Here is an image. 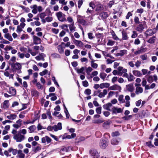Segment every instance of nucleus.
<instances>
[{
  "label": "nucleus",
  "mask_w": 158,
  "mask_h": 158,
  "mask_svg": "<svg viewBox=\"0 0 158 158\" xmlns=\"http://www.w3.org/2000/svg\"><path fill=\"white\" fill-rule=\"evenodd\" d=\"M86 72L88 75H90V73L93 70L92 68L90 67H88L85 68Z\"/></svg>",
  "instance_id": "obj_39"
},
{
  "label": "nucleus",
  "mask_w": 158,
  "mask_h": 158,
  "mask_svg": "<svg viewBox=\"0 0 158 158\" xmlns=\"http://www.w3.org/2000/svg\"><path fill=\"white\" fill-rule=\"evenodd\" d=\"M30 8L32 9V12L34 14H35L37 13V6L36 5H34L31 6Z\"/></svg>",
  "instance_id": "obj_18"
},
{
  "label": "nucleus",
  "mask_w": 158,
  "mask_h": 158,
  "mask_svg": "<svg viewBox=\"0 0 158 158\" xmlns=\"http://www.w3.org/2000/svg\"><path fill=\"white\" fill-rule=\"evenodd\" d=\"M96 11H99L103 10V7L102 5L100 3H98L97 4L96 6Z\"/></svg>",
  "instance_id": "obj_26"
},
{
  "label": "nucleus",
  "mask_w": 158,
  "mask_h": 158,
  "mask_svg": "<svg viewBox=\"0 0 158 158\" xmlns=\"http://www.w3.org/2000/svg\"><path fill=\"white\" fill-rule=\"evenodd\" d=\"M9 93L11 95H15L16 94V90L14 88L10 87L9 88Z\"/></svg>",
  "instance_id": "obj_22"
},
{
  "label": "nucleus",
  "mask_w": 158,
  "mask_h": 158,
  "mask_svg": "<svg viewBox=\"0 0 158 158\" xmlns=\"http://www.w3.org/2000/svg\"><path fill=\"white\" fill-rule=\"evenodd\" d=\"M57 49L58 52L60 54H63L64 52V49L61 45H59L57 46Z\"/></svg>",
  "instance_id": "obj_33"
},
{
  "label": "nucleus",
  "mask_w": 158,
  "mask_h": 158,
  "mask_svg": "<svg viewBox=\"0 0 158 158\" xmlns=\"http://www.w3.org/2000/svg\"><path fill=\"white\" fill-rule=\"evenodd\" d=\"M67 20L69 23L72 24L74 23L73 19L70 16H68L67 18Z\"/></svg>",
  "instance_id": "obj_45"
},
{
  "label": "nucleus",
  "mask_w": 158,
  "mask_h": 158,
  "mask_svg": "<svg viewBox=\"0 0 158 158\" xmlns=\"http://www.w3.org/2000/svg\"><path fill=\"white\" fill-rule=\"evenodd\" d=\"M127 51L126 50H121L119 52L115 54L116 56H123L127 54Z\"/></svg>",
  "instance_id": "obj_12"
},
{
  "label": "nucleus",
  "mask_w": 158,
  "mask_h": 158,
  "mask_svg": "<svg viewBox=\"0 0 158 158\" xmlns=\"http://www.w3.org/2000/svg\"><path fill=\"white\" fill-rule=\"evenodd\" d=\"M112 104L110 103H108L103 106V107L104 109L110 111V108L112 106Z\"/></svg>",
  "instance_id": "obj_19"
},
{
  "label": "nucleus",
  "mask_w": 158,
  "mask_h": 158,
  "mask_svg": "<svg viewBox=\"0 0 158 158\" xmlns=\"http://www.w3.org/2000/svg\"><path fill=\"white\" fill-rule=\"evenodd\" d=\"M84 93L87 95H89L91 93V91L90 89H85Z\"/></svg>",
  "instance_id": "obj_47"
},
{
  "label": "nucleus",
  "mask_w": 158,
  "mask_h": 158,
  "mask_svg": "<svg viewBox=\"0 0 158 158\" xmlns=\"http://www.w3.org/2000/svg\"><path fill=\"white\" fill-rule=\"evenodd\" d=\"M19 133L20 134H22L23 135H25L27 133V131L25 129H23L19 131Z\"/></svg>",
  "instance_id": "obj_59"
},
{
  "label": "nucleus",
  "mask_w": 158,
  "mask_h": 158,
  "mask_svg": "<svg viewBox=\"0 0 158 158\" xmlns=\"http://www.w3.org/2000/svg\"><path fill=\"white\" fill-rule=\"evenodd\" d=\"M77 20L78 22L82 25H85L86 24V21L83 19V17L81 16H77Z\"/></svg>",
  "instance_id": "obj_11"
},
{
  "label": "nucleus",
  "mask_w": 158,
  "mask_h": 158,
  "mask_svg": "<svg viewBox=\"0 0 158 158\" xmlns=\"http://www.w3.org/2000/svg\"><path fill=\"white\" fill-rule=\"evenodd\" d=\"M122 39L123 40H127L128 39L127 33L125 31H122Z\"/></svg>",
  "instance_id": "obj_29"
},
{
  "label": "nucleus",
  "mask_w": 158,
  "mask_h": 158,
  "mask_svg": "<svg viewBox=\"0 0 158 158\" xmlns=\"http://www.w3.org/2000/svg\"><path fill=\"white\" fill-rule=\"evenodd\" d=\"M30 24L32 26H34L35 25L36 26H39L40 25L41 23L38 21H35L34 22H31Z\"/></svg>",
  "instance_id": "obj_34"
},
{
  "label": "nucleus",
  "mask_w": 158,
  "mask_h": 158,
  "mask_svg": "<svg viewBox=\"0 0 158 158\" xmlns=\"http://www.w3.org/2000/svg\"><path fill=\"white\" fill-rule=\"evenodd\" d=\"M52 141L51 138L47 136H45L41 138V142L43 143H45L46 142L48 143H50Z\"/></svg>",
  "instance_id": "obj_8"
},
{
  "label": "nucleus",
  "mask_w": 158,
  "mask_h": 158,
  "mask_svg": "<svg viewBox=\"0 0 158 158\" xmlns=\"http://www.w3.org/2000/svg\"><path fill=\"white\" fill-rule=\"evenodd\" d=\"M82 84L84 86L87 87L89 85V83L86 81H82Z\"/></svg>",
  "instance_id": "obj_63"
},
{
  "label": "nucleus",
  "mask_w": 158,
  "mask_h": 158,
  "mask_svg": "<svg viewBox=\"0 0 158 158\" xmlns=\"http://www.w3.org/2000/svg\"><path fill=\"white\" fill-rule=\"evenodd\" d=\"M4 37L10 41H13V38L10 35L9 33L5 34L4 35Z\"/></svg>",
  "instance_id": "obj_31"
},
{
  "label": "nucleus",
  "mask_w": 158,
  "mask_h": 158,
  "mask_svg": "<svg viewBox=\"0 0 158 158\" xmlns=\"http://www.w3.org/2000/svg\"><path fill=\"white\" fill-rule=\"evenodd\" d=\"M115 92L110 91L108 93V95L107 97L108 98H109L111 97H112L113 95H114L115 94Z\"/></svg>",
  "instance_id": "obj_50"
},
{
  "label": "nucleus",
  "mask_w": 158,
  "mask_h": 158,
  "mask_svg": "<svg viewBox=\"0 0 158 158\" xmlns=\"http://www.w3.org/2000/svg\"><path fill=\"white\" fill-rule=\"evenodd\" d=\"M58 19L61 22L66 21L67 20L65 18V15L61 12L59 11L56 14Z\"/></svg>",
  "instance_id": "obj_1"
},
{
  "label": "nucleus",
  "mask_w": 158,
  "mask_h": 158,
  "mask_svg": "<svg viewBox=\"0 0 158 158\" xmlns=\"http://www.w3.org/2000/svg\"><path fill=\"white\" fill-rule=\"evenodd\" d=\"M33 43L35 44H38L41 43V39L35 35L33 36Z\"/></svg>",
  "instance_id": "obj_7"
},
{
  "label": "nucleus",
  "mask_w": 158,
  "mask_h": 158,
  "mask_svg": "<svg viewBox=\"0 0 158 158\" xmlns=\"http://www.w3.org/2000/svg\"><path fill=\"white\" fill-rule=\"evenodd\" d=\"M89 6L91 7L93 9L95 8L96 7L95 4L93 2H91L89 3Z\"/></svg>",
  "instance_id": "obj_64"
},
{
  "label": "nucleus",
  "mask_w": 158,
  "mask_h": 158,
  "mask_svg": "<svg viewBox=\"0 0 158 158\" xmlns=\"http://www.w3.org/2000/svg\"><path fill=\"white\" fill-rule=\"evenodd\" d=\"M147 81L149 83H152L153 81V78L152 76H149L147 78Z\"/></svg>",
  "instance_id": "obj_46"
},
{
  "label": "nucleus",
  "mask_w": 158,
  "mask_h": 158,
  "mask_svg": "<svg viewBox=\"0 0 158 158\" xmlns=\"http://www.w3.org/2000/svg\"><path fill=\"white\" fill-rule=\"evenodd\" d=\"M118 100L120 102V103H124L125 101L123 99V95H120L118 98Z\"/></svg>",
  "instance_id": "obj_40"
},
{
  "label": "nucleus",
  "mask_w": 158,
  "mask_h": 158,
  "mask_svg": "<svg viewBox=\"0 0 158 158\" xmlns=\"http://www.w3.org/2000/svg\"><path fill=\"white\" fill-rule=\"evenodd\" d=\"M156 30L154 29H147L144 33L146 38L152 35L156 32Z\"/></svg>",
  "instance_id": "obj_3"
},
{
  "label": "nucleus",
  "mask_w": 158,
  "mask_h": 158,
  "mask_svg": "<svg viewBox=\"0 0 158 158\" xmlns=\"http://www.w3.org/2000/svg\"><path fill=\"white\" fill-rule=\"evenodd\" d=\"M144 27L143 25L142 24H140L136 28L135 30L138 31L142 32L143 30Z\"/></svg>",
  "instance_id": "obj_20"
},
{
  "label": "nucleus",
  "mask_w": 158,
  "mask_h": 158,
  "mask_svg": "<svg viewBox=\"0 0 158 158\" xmlns=\"http://www.w3.org/2000/svg\"><path fill=\"white\" fill-rule=\"evenodd\" d=\"M135 77L131 73H130L129 74V76L127 78V79L128 81H131L134 80Z\"/></svg>",
  "instance_id": "obj_38"
},
{
  "label": "nucleus",
  "mask_w": 158,
  "mask_h": 158,
  "mask_svg": "<svg viewBox=\"0 0 158 158\" xmlns=\"http://www.w3.org/2000/svg\"><path fill=\"white\" fill-rule=\"evenodd\" d=\"M68 26L71 32L75 31L76 27L74 26V23L69 24Z\"/></svg>",
  "instance_id": "obj_35"
},
{
  "label": "nucleus",
  "mask_w": 158,
  "mask_h": 158,
  "mask_svg": "<svg viewBox=\"0 0 158 158\" xmlns=\"http://www.w3.org/2000/svg\"><path fill=\"white\" fill-rule=\"evenodd\" d=\"M108 145V142L104 139H101L100 140V145L101 148H105Z\"/></svg>",
  "instance_id": "obj_10"
},
{
  "label": "nucleus",
  "mask_w": 158,
  "mask_h": 158,
  "mask_svg": "<svg viewBox=\"0 0 158 158\" xmlns=\"http://www.w3.org/2000/svg\"><path fill=\"white\" fill-rule=\"evenodd\" d=\"M73 42L77 46L80 48L82 47L83 45V43L81 41L75 39L73 40Z\"/></svg>",
  "instance_id": "obj_9"
},
{
  "label": "nucleus",
  "mask_w": 158,
  "mask_h": 158,
  "mask_svg": "<svg viewBox=\"0 0 158 158\" xmlns=\"http://www.w3.org/2000/svg\"><path fill=\"white\" fill-rule=\"evenodd\" d=\"M100 15L103 18H105L108 16V13L106 12L101 13Z\"/></svg>",
  "instance_id": "obj_42"
},
{
  "label": "nucleus",
  "mask_w": 158,
  "mask_h": 158,
  "mask_svg": "<svg viewBox=\"0 0 158 158\" xmlns=\"http://www.w3.org/2000/svg\"><path fill=\"white\" fill-rule=\"evenodd\" d=\"M132 32L133 33V34L131 36V37L133 38L136 37L138 35L136 31H133Z\"/></svg>",
  "instance_id": "obj_61"
},
{
  "label": "nucleus",
  "mask_w": 158,
  "mask_h": 158,
  "mask_svg": "<svg viewBox=\"0 0 158 158\" xmlns=\"http://www.w3.org/2000/svg\"><path fill=\"white\" fill-rule=\"evenodd\" d=\"M12 67L15 70H19V73H20L21 72L20 71H19V70L21 69L22 68V65L20 63L18 62L12 65Z\"/></svg>",
  "instance_id": "obj_4"
},
{
  "label": "nucleus",
  "mask_w": 158,
  "mask_h": 158,
  "mask_svg": "<svg viewBox=\"0 0 158 158\" xmlns=\"http://www.w3.org/2000/svg\"><path fill=\"white\" fill-rule=\"evenodd\" d=\"M104 121L101 119L94 120L93 121V123L96 124L101 123H103Z\"/></svg>",
  "instance_id": "obj_48"
},
{
  "label": "nucleus",
  "mask_w": 158,
  "mask_h": 158,
  "mask_svg": "<svg viewBox=\"0 0 158 158\" xmlns=\"http://www.w3.org/2000/svg\"><path fill=\"white\" fill-rule=\"evenodd\" d=\"M112 110L113 113L117 114L122 112L123 110L121 108H118L114 107L113 108Z\"/></svg>",
  "instance_id": "obj_15"
},
{
  "label": "nucleus",
  "mask_w": 158,
  "mask_h": 158,
  "mask_svg": "<svg viewBox=\"0 0 158 158\" xmlns=\"http://www.w3.org/2000/svg\"><path fill=\"white\" fill-rule=\"evenodd\" d=\"M111 34L112 35L113 38L115 40H119V38L116 35L115 32L114 31H113L111 33Z\"/></svg>",
  "instance_id": "obj_44"
},
{
  "label": "nucleus",
  "mask_w": 158,
  "mask_h": 158,
  "mask_svg": "<svg viewBox=\"0 0 158 158\" xmlns=\"http://www.w3.org/2000/svg\"><path fill=\"white\" fill-rule=\"evenodd\" d=\"M132 73L134 75L137 77H140L142 75L140 72L138 70H134Z\"/></svg>",
  "instance_id": "obj_36"
},
{
  "label": "nucleus",
  "mask_w": 158,
  "mask_h": 158,
  "mask_svg": "<svg viewBox=\"0 0 158 158\" xmlns=\"http://www.w3.org/2000/svg\"><path fill=\"white\" fill-rule=\"evenodd\" d=\"M121 89V87L119 85L115 84L109 87L108 89L109 90H119L120 91Z\"/></svg>",
  "instance_id": "obj_6"
},
{
  "label": "nucleus",
  "mask_w": 158,
  "mask_h": 158,
  "mask_svg": "<svg viewBox=\"0 0 158 158\" xmlns=\"http://www.w3.org/2000/svg\"><path fill=\"white\" fill-rule=\"evenodd\" d=\"M23 28H22L19 25L17 27V29H16V31L17 33H19L21 32L23 30Z\"/></svg>",
  "instance_id": "obj_60"
},
{
  "label": "nucleus",
  "mask_w": 158,
  "mask_h": 158,
  "mask_svg": "<svg viewBox=\"0 0 158 158\" xmlns=\"http://www.w3.org/2000/svg\"><path fill=\"white\" fill-rule=\"evenodd\" d=\"M156 39V37L155 36H153L150 37L147 41V42L150 44H152L155 43Z\"/></svg>",
  "instance_id": "obj_30"
},
{
  "label": "nucleus",
  "mask_w": 158,
  "mask_h": 158,
  "mask_svg": "<svg viewBox=\"0 0 158 158\" xmlns=\"http://www.w3.org/2000/svg\"><path fill=\"white\" fill-rule=\"evenodd\" d=\"M64 108L65 109V110H64V112L66 114V117L67 118H69V113L68 111V110H67L65 106V105H64Z\"/></svg>",
  "instance_id": "obj_57"
},
{
  "label": "nucleus",
  "mask_w": 158,
  "mask_h": 158,
  "mask_svg": "<svg viewBox=\"0 0 158 158\" xmlns=\"http://www.w3.org/2000/svg\"><path fill=\"white\" fill-rule=\"evenodd\" d=\"M2 40L0 41V43L1 44H8L10 43L9 41L6 40L2 38V40Z\"/></svg>",
  "instance_id": "obj_49"
},
{
  "label": "nucleus",
  "mask_w": 158,
  "mask_h": 158,
  "mask_svg": "<svg viewBox=\"0 0 158 158\" xmlns=\"http://www.w3.org/2000/svg\"><path fill=\"white\" fill-rule=\"evenodd\" d=\"M9 106V102L8 101L6 100L4 101L2 106V108L4 109L8 108Z\"/></svg>",
  "instance_id": "obj_24"
},
{
  "label": "nucleus",
  "mask_w": 158,
  "mask_h": 158,
  "mask_svg": "<svg viewBox=\"0 0 158 158\" xmlns=\"http://www.w3.org/2000/svg\"><path fill=\"white\" fill-rule=\"evenodd\" d=\"M83 1L82 0H79L78 2V7L80 9L83 4Z\"/></svg>",
  "instance_id": "obj_62"
},
{
  "label": "nucleus",
  "mask_w": 158,
  "mask_h": 158,
  "mask_svg": "<svg viewBox=\"0 0 158 158\" xmlns=\"http://www.w3.org/2000/svg\"><path fill=\"white\" fill-rule=\"evenodd\" d=\"M143 92V89L140 87H136L135 89V94H139Z\"/></svg>",
  "instance_id": "obj_23"
},
{
  "label": "nucleus",
  "mask_w": 158,
  "mask_h": 158,
  "mask_svg": "<svg viewBox=\"0 0 158 158\" xmlns=\"http://www.w3.org/2000/svg\"><path fill=\"white\" fill-rule=\"evenodd\" d=\"M17 115L15 114H10L6 116L8 119L10 120H14L15 119Z\"/></svg>",
  "instance_id": "obj_27"
},
{
  "label": "nucleus",
  "mask_w": 158,
  "mask_h": 158,
  "mask_svg": "<svg viewBox=\"0 0 158 158\" xmlns=\"http://www.w3.org/2000/svg\"><path fill=\"white\" fill-rule=\"evenodd\" d=\"M51 31L52 32L55 34H57L59 32V30L56 28H52Z\"/></svg>",
  "instance_id": "obj_55"
},
{
  "label": "nucleus",
  "mask_w": 158,
  "mask_h": 158,
  "mask_svg": "<svg viewBox=\"0 0 158 158\" xmlns=\"http://www.w3.org/2000/svg\"><path fill=\"white\" fill-rule=\"evenodd\" d=\"M107 94V91L106 89H104L102 92H100L98 95V96L100 98H102L104 97Z\"/></svg>",
  "instance_id": "obj_16"
},
{
  "label": "nucleus",
  "mask_w": 158,
  "mask_h": 158,
  "mask_svg": "<svg viewBox=\"0 0 158 158\" xmlns=\"http://www.w3.org/2000/svg\"><path fill=\"white\" fill-rule=\"evenodd\" d=\"M111 121H108L104 122L102 125V126L105 128H106L107 125H109L111 123Z\"/></svg>",
  "instance_id": "obj_43"
},
{
  "label": "nucleus",
  "mask_w": 158,
  "mask_h": 158,
  "mask_svg": "<svg viewBox=\"0 0 158 158\" xmlns=\"http://www.w3.org/2000/svg\"><path fill=\"white\" fill-rule=\"evenodd\" d=\"M41 147L40 144H38L36 147H33L32 148V151L34 153H36L41 149Z\"/></svg>",
  "instance_id": "obj_17"
},
{
  "label": "nucleus",
  "mask_w": 158,
  "mask_h": 158,
  "mask_svg": "<svg viewBox=\"0 0 158 158\" xmlns=\"http://www.w3.org/2000/svg\"><path fill=\"white\" fill-rule=\"evenodd\" d=\"M20 51L22 52H26L27 48L23 46H21L19 48Z\"/></svg>",
  "instance_id": "obj_54"
},
{
  "label": "nucleus",
  "mask_w": 158,
  "mask_h": 158,
  "mask_svg": "<svg viewBox=\"0 0 158 158\" xmlns=\"http://www.w3.org/2000/svg\"><path fill=\"white\" fill-rule=\"evenodd\" d=\"M17 54L18 56L21 59H23L24 57V53H21L20 52H18Z\"/></svg>",
  "instance_id": "obj_58"
},
{
  "label": "nucleus",
  "mask_w": 158,
  "mask_h": 158,
  "mask_svg": "<svg viewBox=\"0 0 158 158\" xmlns=\"http://www.w3.org/2000/svg\"><path fill=\"white\" fill-rule=\"evenodd\" d=\"M85 68L84 67H82L80 69L76 68V70L78 73L85 74L84 71Z\"/></svg>",
  "instance_id": "obj_28"
},
{
  "label": "nucleus",
  "mask_w": 158,
  "mask_h": 158,
  "mask_svg": "<svg viewBox=\"0 0 158 158\" xmlns=\"http://www.w3.org/2000/svg\"><path fill=\"white\" fill-rule=\"evenodd\" d=\"M98 71H95L92 72L90 76V77L91 78L93 77L94 76H96L98 75Z\"/></svg>",
  "instance_id": "obj_53"
},
{
  "label": "nucleus",
  "mask_w": 158,
  "mask_h": 158,
  "mask_svg": "<svg viewBox=\"0 0 158 158\" xmlns=\"http://www.w3.org/2000/svg\"><path fill=\"white\" fill-rule=\"evenodd\" d=\"M49 96H52L51 99L52 101H55L57 99V97L55 95L54 93H51L49 94Z\"/></svg>",
  "instance_id": "obj_41"
},
{
  "label": "nucleus",
  "mask_w": 158,
  "mask_h": 158,
  "mask_svg": "<svg viewBox=\"0 0 158 158\" xmlns=\"http://www.w3.org/2000/svg\"><path fill=\"white\" fill-rule=\"evenodd\" d=\"M126 89L127 91L131 92H133L134 90L133 84L132 83H131L126 85Z\"/></svg>",
  "instance_id": "obj_5"
},
{
  "label": "nucleus",
  "mask_w": 158,
  "mask_h": 158,
  "mask_svg": "<svg viewBox=\"0 0 158 158\" xmlns=\"http://www.w3.org/2000/svg\"><path fill=\"white\" fill-rule=\"evenodd\" d=\"M110 84L108 83H104L100 84V88L102 89L104 88H109Z\"/></svg>",
  "instance_id": "obj_25"
},
{
  "label": "nucleus",
  "mask_w": 158,
  "mask_h": 158,
  "mask_svg": "<svg viewBox=\"0 0 158 158\" xmlns=\"http://www.w3.org/2000/svg\"><path fill=\"white\" fill-rule=\"evenodd\" d=\"M62 128L61 123H58L57 125H55L53 126V130L55 131L61 130Z\"/></svg>",
  "instance_id": "obj_13"
},
{
  "label": "nucleus",
  "mask_w": 158,
  "mask_h": 158,
  "mask_svg": "<svg viewBox=\"0 0 158 158\" xmlns=\"http://www.w3.org/2000/svg\"><path fill=\"white\" fill-rule=\"evenodd\" d=\"M111 143L113 145H116L118 143V141L116 139H113L111 140Z\"/></svg>",
  "instance_id": "obj_56"
},
{
  "label": "nucleus",
  "mask_w": 158,
  "mask_h": 158,
  "mask_svg": "<svg viewBox=\"0 0 158 158\" xmlns=\"http://www.w3.org/2000/svg\"><path fill=\"white\" fill-rule=\"evenodd\" d=\"M17 157L18 158H24L25 154L21 150H19L18 151V154Z\"/></svg>",
  "instance_id": "obj_14"
},
{
  "label": "nucleus",
  "mask_w": 158,
  "mask_h": 158,
  "mask_svg": "<svg viewBox=\"0 0 158 158\" xmlns=\"http://www.w3.org/2000/svg\"><path fill=\"white\" fill-rule=\"evenodd\" d=\"M102 107H99L97 108L96 109V113L98 114H100L101 113Z\"/></svg>",
  "instance_id": "obj_51"
},
{
  "label": "nucleus",
  "mask_w": 158,
  "mask_h": 158,
  "mask_svg": "<svg viewBox=\"0 0 158 158\" xmlns=\"http://www.w3.org/2000/svg\"><path fill=\"white\" fill-rule=\"evenodd\" d=\"M107 76V74L104 72L101 73L100 74V77L103 81L105 80Z\"/></svg>",
  "instance_id": "obj_37"
},
{
  "label": "nucleus",
  "mask_w": 158,
  "mask_h": 158,
  "mask_svg": "<svg viewBox=\"0 0 158 158\" xmlns=\"http://www.w3.org/2000/svg\"><path fill=\"white\" fill-rule=\"evenodd\" d=\"M29 130V133H32L36 129V127L35 125H33L29 127L28 128Z\"/></svg>",
  "instance_id": "obj_32"
},
{
  "label": "nucleus",
  "mask_w": 158,
  "mask_h": 158,
  "mask_svg": "<svg viewBox=\"0 0 158 158\" xmlns=\"http://www.w3.org/2000/svg\"><path fill=\"white\" fill-rule=\"evenodd\" d=\"M132 117L131 115H129L128 116H125L122 118V119L124 120H129Z\"/></svg>",
  "instance_id": "obj_52"
},
{
  "label": "nucleus",
  "mask_w": 158,
  "mask_h": 158,
  "mask_svg": "<svg viewBox=\"0 0 158 158\" xmlns=\"http://www.w3.org/2000/svg\"><path fill=\"white\" fill-rule=\"evenodd\" d=\"M90 153L91 156H96L97 158L98 156V153L97 151L95 150L92 149L90 151Z\"/></svg>",
  "instance_id": "obj_21"
},
{
  "label": "nucleus",
  "mask_w": 158,
  "mask_h": 158,
  "mask_svg": "<svg viewBox=\"0 0 158 158\" xmlns=\"http://www.w3.org/2000/svg\"><path fill=\"white\" fill-rule=\"evenodd\" d=\"M13 139L16 140L17 142H20L25 139V137L23 135L18 133L14 135Z\"/></svg>",
  "instance_id": "obj_2"
}]
</instances>
